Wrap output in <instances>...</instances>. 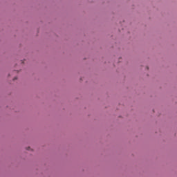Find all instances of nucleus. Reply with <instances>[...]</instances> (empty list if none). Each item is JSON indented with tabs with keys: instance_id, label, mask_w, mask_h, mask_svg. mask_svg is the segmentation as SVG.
Returning a JSON list of instances; mask_svg holds the SVG:
<instances>
[{
	"instance_id": "f257e3e1",
	"label": "nucleus",
	"mask_w": 177,
	"mask_h": 177,
	"mask_svg": "<svg viewBox=\"0 0 177 177\" xmlns=\"http://www.w3.org/2000/svg\"><path fill=\"white\" fill-rule=\"evenodd\" d=\"M17 80V77H15V78H14V80Z\"/></svg>"
},
{
	"instance_id": "f03ea898",
	"label": "nucleus",
	"mask_w": 177,
	"mask_h": 177,
	"mask_svg": "<svg viewBox=\"0 0 177 177\" xmlns=\"http://www.w3.org/2000/svg\"><path fill=\"white\" fill-rule=\"evenodd\" d=\"M28 150H30V148H28Z\"/></svg>"
}]
</instances>
